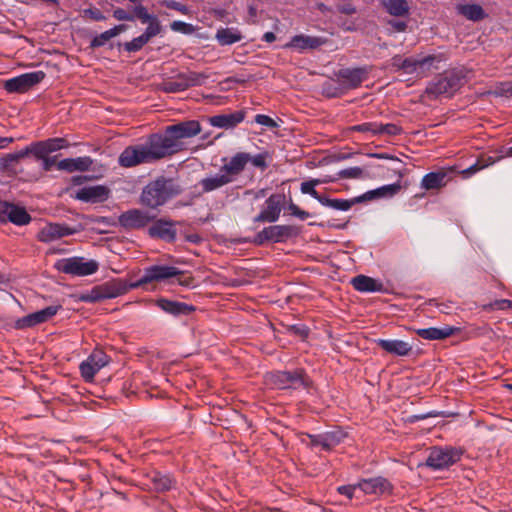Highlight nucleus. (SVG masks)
I'll return each mask as SVG.
<instances>
[{
	"instance_id": "44",
	"label": "nucleus",
	"mask_w": 512,
	"mask_h": 512,
	"mask_svg": "<svg viewBox=\"0 0 512 512\" xmlns=\"http://www.w3.org/2000/svg\"><path fill=\"white\" fill-rule=\"evenodd\" d=\"M189 84L183 80L167 81L163 84V90L168 93L181 92L188 88Z\"/></svg>"
},
{
	"instance_id": "17",
	"label": "nucleus",
	"mask_w": 512,
	"mask_h": 512,
	"mask_svg": "<svg viewBox=\"0 0 512 512\" xmlns=\"http://www.w3.org/2000/svg\"><path fill=\"white\" fill-rule=\"evenodd\" d=\"M327 38L319 36H310L299 34L291 38V40L284 45V48L295 49L299 52L305 50H314L327 43Z\"/></svg>"
},
{
	"instance_id": "19",
	"label": "nucleus",
	"mask_w": 512,
	"mask_h": 512,
	"mask_svg": "<svg viewBox=\"0 0 512 512\" xmlns=\"http://www.w3.org/2000/svg\"><path fill=\"white\" fill-rule=\"evenodd\" d=\"M375 344L384 350L386 353L398 356V357H405L411 354L412 352V345L406 341L400 340V339H375Z\"/></svg>"
},
{
	"instance_id": "15",
	"label": "nucleus",
	"mask_w": 512,
	"mask_h": 512,
	"mask_svg": "<svg viewBox=\"0 0 512 512\" xmlns=\"http://www.w3.org/2000/svg\"><path fill=\"white\" fill-rule=\"evenodd\" d=\"M359 492L364 495H382L391 493L393 486L388 479L378 476L373 478L361 479L358 481Z\"/></svg>"
},
{
	"instance_id": "18",
	"label": "nucleus",
	"mask_w": 512,
	"mask_h": 512,
	"mask_svg": "<svg viewBox=\"0 0 512 512\" xmlns=\"http://www.w3.org/2000/svg\"><path fill=\"white\" fill-rule=\"evenodd\" d=\"M75 233L76 230L67 225L49 223L40 230L38 234V239L41 242L49 243L56 241L62 237L73 235Z\"/></svg>"
},
{
	"instance_id": "46",
	"label": "nucleus",
	"mask_w": 512,
	"mask_h": 512,
	"mask_svg": "<svg viewBox=\"0 0 512 512\" xmlns=\"http://www.w3.org/2000/svg\"><path fill=\"white\" fill-rule=\"evenodd\" d=\"M336 9L339 13L345 15H353L357 12L356 6L353 3V0H335Z\"/></svg>"
},
{
	"instance_id": "1",
	"label": "nucleus",
	"mask_w": 512,
	"mask_h": 512,
	"mask_svg": "<svg viewBox=\"0 0 512 512\" xmlns=\"http://www.w3.org/2000/svg\"><path fill=\"white\" fill-rule=\"evenodd\" d=\"M200 132V123L196 120H188L169 125L165 128L164 133H154V135L166 158L184 150L185 140L198 135Z\"/></svg>"
},
{
	"instance_id": "33",
	"label": "nucleus",
	"mask_w": 512,
	"mask_h": 512,
	"mask_svg": "<svg viewBox=\"0 0 512 512\" xmlns=\"http://www.w3.org/2000/svg\"><path fill=\"white\" fill-rule=\"evenodd\" d=\"M361 201V197H357L351 200L347 199H331L323 195L322 199H319V203L325 207H329L334 210L348 211L352 206Z\"/></svg>"
},
{
	"instance_id": "48",
	"label": "nucleus",
	"mask_w": 512,
	"mask_h": 512,
	"mask_svg": "<svg viewBox=\"0 0 512 512\" xmlns=\"http://www.w3.org/2000/svg\"><path fill=\"white\" fill-rule=\"evenodd\" d=\"M30 147L31 154L34 155L39 160L49 155V152L44 141L33 142L30 144Z\"/></svg>"
},
{
	"instance_id": "11",
	"label": "nucleus",
	"mask_w": 512,
	"mask_h": 512,
	"mask_svg": "<svg viewBox=\"0 0 512 512\" xmlns=\"http://www.w3.org/2000/svg\"><path fill=\"white\" fill-rule=\"evenodd\" d=\"M109 362V357L102 350H94L88 358L80 364L81 376L86 382H91L95 374Z\"/></svg>"
},
{
	"instance_id": "24",
	"label": "nucleus",
	"mask_w": 512,
	"mask_h": 512,
	"mask_svg": "<svg viewBox=\"0 0 512 512\" xmlns=\"http://www.w3.org/2000/svg\"><path fill=\"white\" fill-rule=\"evenodd\" d=\"M351 285L356 291L367 292H382L384 286L378 280L366 275H357L351 279Z\"/></svg>"
},
{
	"instance_id": "37",
	"label": "nucleus",
	"mask_w": 512,
	"mask_h": 512,
	"mask_svg": "<svg viewBox=\"0 0 512 512\" xmlns=\"http://www.w3.org/2000/svg\"><path fill=\"white\" fill-rule=\"evenodd\" d=\"M200 185L204 192H211L224 185V174H218L204 178L200 181Z\"/></svg>"
},
{
	"instance_id": "28",
	"label": "nucleus",
	"mask_w": 512,
	"mask_h": 512,
	"mask_svg": "<svg viewBox=\"0 0 512 512\" xmlns=\"http://www.w3.org/2000/svg\"><path fill=\"white\" fill-rule=\"evenodd\" d=\"M148 231L151 237H158L167 241H173L176 236L173 224L165 220H158L149 227Z\"/></svg>"
},
{
	"instance_id": "6",
	"label": "nucleus",
	"mask_w": 512,
	"mask_h": 512,
	"mask_svg": "<svg viewBox=\"0 0 512 512\" xmlns=\"http://www.w3.org/2000/svg\"><path fill=\"white\" fill-rule=\"evenodd\" d=\"M181 271L174 266L157 264L144 269L143 275L136 281L130 283L131 288H139L152 282H163L177 277Z\"/></svg>"
},
{
	"instance_id": "52",
	"label": "nucleus",
	"mask_w": 512,
	"mask_h": 512,
	"mask_svg": "<svg viewBox=\"0 0 512 512\" xmlns=\"http://www.w3.org/2000/svg\"><path fill=\"white\" fill-rule=\"evenodd\" d=\"M104 299V294L101 286L93 288L87 294L81 296V300L85 302H97Z\"/></svg>"
},
{
	"instance_id": "14",
	"label": "nucleus",
	"mask_w": 512,
	"mask_h": 512,
	"mask_svg": "<svg viewBox=\"0 0 512 512\" xmlns=\"http://www.w3.org/2000/svg\"><path fill=\"white\" fill-rule=\"evenodd\" d=\"M285 196L282 194H272L265 201V207L254 218V222H276L282 210V204Z\"/></svg>"
},
{
	"instance_id": "13",
	"label": "nucleus",
	"mask_w": 512,
	"mask_h": 512,
	"mask_svg": "<svg viewBox=\"0 0 512 512\" xmlns=\"http://www.w3.org/2000/svg\"><path fill=\"white\" fill-rule=\"evenodd\" d=\"M454 171V167H448L425 174L421 180V188L429 191L445 187L452 180Z\"/></svg>"
},
{
	"instance_id": "9",
	"label": "nucleus",
	"mask_w": 512,
	"mask_h": 512,
	"mask_svg": "<svg viewBox=\"0 0 512 512\" xmlns=\"http://www.w3.org/2000/svg\"><path fill=\"white\" fill-rule=\"evenodd\" d=\"M45 78L43 71H34L21 74L5 81L4 88L10 93H24Z\"/></svg>"
},
{
	"instance_id": "3",
	"label": "nucleus",
	"mask_w": 512,
	"mask_h": 512,
	"mask_svg": "<svg viewBox=\"0 0 512 512\" xmlns=\"http://www.w3.org/2000/svg\"><path fill=\"white\" fill-rule=\"evenodd\" d=\"M179 193L180 190L173 180L161 177L145 186L141 194V202L150 208H157Z\"/></svg>"
},
{
	"instance_id": "35",
	"label": "nucleus",
	"mask_w": 512,
	"mask_h": 512,
	"mask_svg": "<svg viewBox=\"0 0 512 512\" xmlns=\"http://www.w3.org/2000/svg\"><path fill=\"white\" fill-rule=\"evenodd\" d=\"M333 179L324 178V179H310L308 181H304L301 183L300 191L303 194H308L319 202V199H322L323 195H320L315 189L316 186L324 183L332 182Z\"/></svg>"
},
{
	"instance_id": "47",
	"label": "nucleus",
	"mask_w": 512,
	"mask_h": 512,
	"mask_svg": "<svg viewBox=\"0 0 512 512\" xmlns=\"http://www.w3.org/2000/svg\"><path fill=\"white\" fill-rule=\"evenodd\" d=\"M359 491L358 482L355 484L342 485L337 487V492L349 500H352L354 497L358 498L357 492Z\"/></svg>"
},
{
	"instance_id": "2",
	"label": "nucleus",
	"mask_w": 512,
	"mask_h": 512,
	"mask_svg": "<svg viewBox=\"0 0 512 512\" xmlns=\"http://www.w3.org/2000/svg\"><path fill=\"white\" fill-rule=\"evenodd\" d=\"M155 138V135L151 134L144 143L126 147L119 155V165L130 168L144 163H153L165 158Z\"/></svg>"
},
{
	"instance_id": "62",
	"label": "nucleus",
	"mask_w": 512,
	"mask_h": 512,
	"mask_svg": "<svg viewBox=\"0 0 512 512\" xmlns=\"http://www.w3.org/2000/svg\"><path fill=\"white\" fill-rule=\"evenodd\" d=\"M17 162L18 161L16 160L14 154L9 153L0 158V167L3 170H8L14 163Z\"/></svg>"
},
{
	"instance_id": "8",
	"label": "nucleus",
	"mask_w": 512,
	"mask_h": 512,
	"mask_svg": "<svg viewBox=\"0 0 512 512\" xmlns=\"http://www.w3.org/2000/svg\"><path fill=\"white\" fill-rule=\"evenodd\" d=\"M297 234V229L291 225H274L265 227L257 233L254 242L262 245L265 242H283Z\"/></svg>"
},
{
	"instance_id": "40",
	"label": "nucleus",
	"mask_w": 512,
	"mask_h": 512,
	"mask_svg": "<svg viewBox=\"0 0 512 512\" xmlns=\"http://www.w3.org/2000/svg\"><path fill=\"white\" fill-rule=\"evenodd\" d=\"M246 116L245 110H238L231 113L226 114V130L233 129L238 124H240Z\"/></svg>"
},
{
	"instance_id": "16",
	"label": "nucleus",
	"mask_w": 512,
	"mask_h": 512,
	"mask_svg": "<svg viewBox=\"0 0 512 512\" xmlns=\"http://www.w3.org/2000/svg\"><path fill=\"white\" fill-rule=\"evenodd\" d=\"M366 74L365 68H344L338 71L337 77L340 79L339 85L344 91L359 87L365 80Z\"/></svg>"
},
{
	"instance_id": "7",
	"label": "nucleus",
	"mask_w": 512,
	"mask_h": 512,
	"mask_svg": "<svg viewBox=\"0 0 512 512\" xmlns=\"http://www.w3.org/2000/svg\"><path fill=\"white\" fill-rule=\"evenodd\" d=\"M55 267L58 271L73 276H88L94 274L98 268V262L95 260H85L82 257H70L60 259Z\"/></svg>"
},
{
	"instance_id": "53",
	"label": "nucleus",
	"mask_w": 512,
	"mask_h": 512,
	"mask_svg": "<svg viewBox=\"0 0 512 512\" xmlns=\"http://www.w3.org/2000/svg\"><path fill=\"white\" fill-rule=\"evenodd\" d=\"M171 29L175 32H180L183 34H191L194 31V27L192 24L183 21H174L171 24Z\"/></svg>"
},
{
	"instance_id": "39",
	"label": "nucleus",
	"mask_w": 512,
	"mask_h": 512,
	"mask_svg": "<svg viewBox=\"0 0 512 512\" xmlns=\"http://www.w3.org/2000/svg\"><path fill=\"white\" fill-rule=\"evenodd\" d=\"M152 483H153V487L155 490L157 491H166V490H169L171 487H172V480L169 476L167 475H162L160 473H156L153 477H152Z\"/></svg>"
},
{
	"instance_id": "43",
	"label": "nucleus",
	"mask_w": 512,
	"mask_h": 512,
	"mask_svg": "<svg viewBox=\"0 0 512 512\" xmlns=\"http://www.w3.org/2000/svg\"><path fill=\"white\" fill-rule=\"evenodd\" d=\"M325 443H327V451L332 450L337 446L343 439L344 435L340 431H331L323 433Z\"/></svg>"
},
{
	"instance_id": "30",
	"label": "nucleus",
	"mask_w": 512,
	"mask_h": 512,
	"mask_svg": "<svg viewBox=\"0 0 512 512\" xmlns=\"http://www.w3.org/2000/svg\"><path fill=\"white\" fill-rule=\"evenodd\" d=\"M456 11L467 20L478 22L485 19L488 15L478 4H458Z\"/></svg>"
},
{
	"instance_id": "25",
	"label": "nucleus",
	"mask_w": 512,
	"mask_h": 512,
	"mask_svg": "<svg viewBox=\"0 0 512 512\" xmlns=\"http://www.w3.org/2000/svg\"><path fill=\"white\" fill-rule=\"evenodd\" d=\"M157 306L162 309L164 312L179 316V315H188L192 311H194V307L188 305L184 302L180 301H172L165 298H160L157 300Z\"/></svg>"
},
{
	"instance_id": "26",
	"label": "nucleus",
	"mask_w": 512,
	"mask_h": 512,
	"mask_svg": "<svg viewBox=\"0 0 512 512\" xmlns=\"http://www.w3.org/2000/svg\"><path fill=\"white\" fill-rule=\"evenodd\" d=\"M250 154L239 152L226 163V184L232 181L231 176L241 173L247 163H249Z\"/></svg>"
},
{
	"instance_id": "64",
	"label": "nucleus",
	"mask_w": 512,
	"mask_h": 512,
	"mask_svg": "<svg viewBox=\"0 0 512 512\" xmlns=\"http://www.w3.org/2000/svg\"><path fill=\"white\" fill-rule=\"evenodd\" d=\"M494 305H496L497 310L505 311V310H511L512 311V301L508 299H500L495 300Z\"/></svg>"
},
{
	"instance_id": "55",
	"label": "nucleus",
	"mask_w": 512,
	"mask_h": 512,
	"mask_svg": "<svg viewBox=\"0 0 512 512\" xmlns=\"http://www.w3.org/2000/svg\"><path fill=\"white\" fill-rule=\"evenodd\" d=\"M255 122L257 124L266 126L268 128H271V129H274V128L278 127V124H277V122L274 119H272L270 116L264 115V114H257L255 116Z\"/></svg>"
},
{
	"instance_id": "42",
	"label": "nucleus",
	"mask_w": 512,
	"mask_h": 512,
	"mask_svg": "<svg viewBox=\"0 0 512 512\" xmlns=\"http://www.w3.org/2000/svg\"><path fill=\"white\" fill-rule=\"evenodd\" d=\"M352 131L361 133H370L372 136L379 135V123L377 122H366L355 125L351 128Z\"/></svg>"
},
{
	"instance_id": "38",
	"label": "nucleus",
	"mask_w": 512,
	"mask_h": 512,
	"mask_svg": "<svg viewBox=\"0 0 512 512\" xmlns=\"http://www.w3.org/2000/svg\"><path fill=\"white\" fill-rule=\"evenodd\" d=\"M148 26L146 27L145 31L142 33V36L146 39L147 42H149L153 37H156L161 33L162 26L160 24V21L157 17L153 18L152 20L148 21Z\"/></svg>"
},
{
	"instance_id": "56",
	"label": "nucleus",
	"mask_w": 512,
	"mask_h": 512,
	"mask_svg": "<svg viewBox=\"0 0 512 512\" xmlns=\"http://www.w3.org/2000/svg\"><path fill=\"white\" fill-rule=\"evenodd\" d=\"M162 5H164L165 7L169 8V9L176 10L182 14L189 13V8L186 5H183L182 3L177 2L175 0H164L162 2Z\"/></svg>"
},
{
	"instance_id": "27",
	"label": "nucleus",
	"mask_w": 512,
	"mask_h": 512,
	"mask_svg": "<svg viewBox=\"0 0 512 512\" xmlns=\"http://www.w3.org/2000/svg\"><path fill=\"white\" fill-rule=\"evenodd\" d=\"M92 165V159L88 156L78 158H66L57 163V168L62 171H86Z\"/></svg>"
},
{
	"instance_id": "58",
	"label": "nucleus",
	"mask_w": 512,
	"mask_h": 512,
	"mask_svg": "<svg viewBox=\"0 0 512 512\" xmlns=\"http://www.w3.org/2000/svg\"><path fill=\"white\" fill-rule=\"evenodd\" d=\"M308 437L310 439L311 447L320 446L323 450L327 451V443H325L323 434H315V435L308 434Z\"/></svg>"
},
{
	"instance_id": "31",
	"label": "nucleus",
	"mask_w": 512,
	"mask_h": 512,
	"mask_svg": "<svg viewBox=\"0 0 512 512\" xmlns=\"http://www.w3.org/2000/svg\"><path fill=\"white\" fill-rule=\"evenodd\" d=\"M442 60L441 56L428 55L422 58H417L415 74L418 77H426L432 71V69H438L436 64Z\"/></svg>"
},
{
	"instance_id": "4",
	"label": "nucleus",
	"mask_w": 512,
	"mask_h": 512,
	"mask_svg": "<svg viewBox=\"0 0 512 512\" xmlns=\"http://www.w3.org/2000/svg\"><path fill=\"white\" fill-rule=\"evenodd\" d=\"M267 380L277 389H309L312 386V380L303 369L271 372Z\"/></svg>"
},
{
	"instance_id": "49",
	"label": "nucleus",
	"mask_w": 512,
	"mask_h": 512,
	"mask_svg": "<svg viewBox=\"0 0 512 512\" xmlns=\"http://www.w3.org/2000/svg\"><path fill=\"white\" fill-rule=\"evenodd\" d=\"M147 43L148 42L141 34L140 36L133 38L131 41L124 43V49L128 52H138Z\"/></svg>"
},
{
	"instance_id": "21",
	"label": "nucleus",
	"mask_w": 512,
	"mask_h": 512,
	"mask_svg": "<svg viewBox=\"0 0 512 512\" xmlns=\"http://www.w3.org/2000/svg\"><path fill=\"white\" fill-rule=\"evenodd\" d=\"M108 196L109 190L105 186L95 185L79 189L75 198L87 203H97L105 201Z\"/></svg>"
},
{
	"instance_id": "54",
	"label": "nucleus",
	"mask_w": 512,
	"mask_h": 512,
	"mask_svg": "<svg viewBox=\"0 0 512 512\" xmlns=\"http://www.w3.org/2000/svg\"><path fill=\"white\" fill-rule=\"evenodd\" d=\"M416 57H407L403 58V61H401L402 65V71L407 74H415L416 71Z\"/></svg>"
},
{
	"instance_id": "23",
	"label": "nucleus",
	"mask_w": 512,
	"mask_h": 512,
	"mask_svg": "<svg viewBox=\"0 0 512 512\" xmlns=\"http://www.w3.org/2000/svg\"><path fill=\"white\" fill-rule=\"evenodd\" d=\"M460 328L444 325L443 327H429L416 330V334L425 340H443L455 333L459 332Z\"/></svg>"
},
{
	"instance_id": "10",
	"label": "nucleus",
	"mask_w": 512,
	"mask_h": 512,
	"mask_svg": "<svg viewBox=\"0 0 512 512\" xmlns=\"http://www.w3.org/2000/svg\"><path fill=\"white\" fill-rule=\"evenodd\" d=\"M61 309V305H51L44 309L30 313L15 321L14 327L18 330H24L45 323L53 318Z\"/></svg>"
},
{
	"instance_id": "61",
	"label": "nucleus",
	"mask_w": 512,
	"mask_h": 512,
	"mask_svg": "<svg viewBox=\"0 0 512 512\" xmlns=\"http://www.w3.org/2000/svg\"><path fill=\"white\" fill-rule=\"evenodd\" d=\"M242 39V35L238 30L226 28V45H231Z\"/></svg>"
},
{
	"instance_id": "22",
	"label": "nucleus",
	"mask_w": 512,
	"mask_h": 512,
	"mask_svg": "<svg viewBox=\"0 0 512 512\" xmlns=\"http://www.w3.org/2000/svg\"><path fill=\"white\" fill-rule=\"evenodd\" d=\"M6 221L17 226H24L31 222V216L25 208L6 202L3 223Z\"/></svg>"
},
{
	"instance_id": "34",
	"label": "nucleus",
	"mask_w": 512,
	"mask_h": 512,
	"mask_svg": "<svg viewBox=\"0 0 512 512\" xmlns=\"http://www.w3.org/2000/svg\"><path fill=\"white\" fill-rule=\"evenodd\" d=\"M125 30L124 25H117L109 30L96 35L90 42L91 48H98L104 46L109 40L118 36L122 31Z\"/></svg>"
},
{
	"instance_id": "57",
	"label": "nucleus",
	"mask_w": 512,
	"mask_h": 512,
	"mask_svg": "<svg viewBox=\"0 0 512 512\" xmlns=\"http://www.w3.org/2000/svg\"><path fill=\"white\" fill-rule=\"evenodd\" d=\"M266 156L267 155L263 153H259L255 156L250 155L249 162L252 163L253 166L265 170L267 168Z\"/></svg>"
},
{
	"instance_id": "45",
	"label": "nucleus",
	"mask_w": 512,
	"mask_h": 512,
	"mask_svg": "<svg viewBox=\"0 0 512 512\" xmlns=\"http://www.w3.org/2000/svg\"><path fill=\"white\" fill-rule=\"evenodd\" d=\"M133 16L134 18H138L142 23H146L156 16L153 14H150L145 6H143L141 3L135 4L133 8Z\"/></svg>"
},
{
	"instance_id": "20",
	"label": "nucleus",
	"mask_w": 512,
	"mask_h": 512,
	"mask_svg": "<svg viewBox=\"0 0 512 512\" xmlns=\"http://www.w3.org/2000/svg\"><path fill=\"white\" fill-rule=\"evenodd\" d=\"M151 219L152 217H150L147 212L139 209H132L119 216V223L124 228L138 229L146 226Z\"/></svg>"
},
{
	"instance_id": "12",
	"label": "nucleus",
	"mask_w": 512,
	"mask_h": 512,
	"mask_svg": "<svg viewBox=\"0 0 512 512\" xmlns=\"http://www.w3.org/2000/svg\"><path fill=\"white\" fill-rule=\"evenodd\" d=\"M462 85V80L456 74H446L439 77L427 87V93L435 96H452Z\"/></svg>"
},
{
	"instance_id": "29",
	"label": "nucleus",
	"mask_w": 512,
	"mask_h": 512,
	"mask_svg": "<svg viewBox=\"0 0 512 512\" xmlns=\"http://www.w3.org/2000/svg\"><path fill=\"white\" fill-rule=\"evenodd\" d=\"M381 6L391 16L408 17L410 5L407 0H381Z\"/></svg>"
},
{
	"instance_id": "5",
	"label": "nucleus",
	"mask_w": 512,
	"mask_h": 512,
	"mask_svg": "<svg viewBox=\"0 0 512 512\" xmlns=\"http://www.w3.org/2000/svg\"><path fill=\"white\" fill-rule=\"evenodd\" d=\"M462 454L463 451L456 447L434 446L429 449V454L424 465L433 470H443L458 462Z\"/></svg>"
},
{
	"instance_id": "32",
	"label": "nucleus",
	"mask_w": 512,
	"mask_h": 512,
	"mask_svg": "<svg viewBox=\"0 0 512 512\" xmlns=\"http://www.w3.org/2000/svg\"><path fill=\"white\" fill-rule=\"evenodd\" d=\"M401 190V185L399 182L384 185L382 187H379L377 189L371 190L366 192L363 196H361L362 199H374V198H381V197H392L396 195Z\"/></svg>"
},
{
	"instance_id": "41",
	"label": "nucleus",
	"mask_w": 512,
	"mask_h": 512,
	"mask_svg": "<svg viewBox=\"0 0 512 512\" xmlns=\"http://www.w3.org/2000/svg\"><path fill=\"white\" fill-rule=\"evenodd\" d=\"M47 150L50 153L65 149L69 146L68 142L64 138L56 137L44 140Z\"/></svg>"
},
{
	"instance_id": "51",
	"label": "nucleus",
	"mask_w": 512,
	"mask_h": 512,
	"mask_svg": "<svg viewBox=\"0 0 512 512\" xmlns=\"http://www.w3.org/2000/svg\"><path fill=\"white\" fill-rule=\"evenodd\" d=\"M402 133V128L394 123L381 124L379 123V135L386 134L389 136H396Z\"/></svg>"
},
{
	"instance_id": "63",
	"label": "nucleus",
	"mask_w": 512,
	"mask_h": 512,
	"mask_svg": "<svg viewBox=\"0 0 512 512\" xmlns=\"http://www.w3.org/2000/svg\"><path fill=\"white\" fill-rule=\"evenodd\" d=\"M486 165L484 164H480L479 162H476L475 164L471 165L470 167L462 170L460 172V174H462V176L464 178H469L470 176H472L473 174H475L476 172L480 171L481 169H483Z\"/></svg>"
},
{
	"instance_id": "50",
	"label": "nucleus",
	"mask_w": 512,
	"mask_h": 512,
	"mask_svg": "<svg viewBox=\"0 0 512 512\" xmlns=\"http://www.w3.org/2000/svg\"><path fill=\"white\" fill-rule=\"evenodd\" d=\"M339 178L342 179H356L363 175V169L360 167H349L342 169L337 173Z\"/></svg>"
},
{
	"instance_id": "60",
	"label": "nucleus",
	"mask_w": 512,
	"mask_h": 512,
	"mask_svg": "<svg viewBox=\"0 0 512 512\" xmlns=\"http://www.w3.org/2000/svg\"><path fill=\"white\" fill-rule=\"evenodd\" d=\"M113 17L118 21H134V16L123 8H117L113 11Z\"/></svg>"
},
{
	"instance_id": "59",
	"label": "nucleus",
	"mask_w": 512,
	"mask_h": 512,
	"mask_svg": "<svg viewBox=\"0 0 512 512\" xmlns=\"http://www.w3.org/2000/svg\"><path fill=\"white\" fill-rule=\"evenodd\" d=\"M84 15L89 17L94 21H104L106 17L104 14L97 8H88L83 11Z\"/></svg>"
},
{
	"instance_id": "36",
	"label": "nucleus",
	"mask_w": 512,
	"mask_h": 512,
	"mask_svg": "<svg viewBox=\"0 0 512 512\" xmlns=\"http://www.w3.org/2000/svg\"><path fill=\"white\" fill-rule=\"evenodd\" d=\"M104 294V299H112L127 293L130 289V284L118 282L113 284H106L101 286Z\"/></svg>"
}]
</instances>
